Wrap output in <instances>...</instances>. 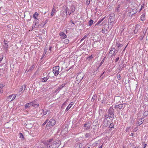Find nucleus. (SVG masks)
<instances>
[{
	"mask_svg": "<svg viewBox=\"0 0 148 148\" xmlns=\"http://www.w3.org/2000/svg\"><path fill=\"white\" fill-rule=\"evenodd\" d=\"M45 145L47 146V148H58L60 145V141L51 139L46 141Z\"/></svg>",
	"mask_w": 148,
	"mask_h": 148,
	"instance_id": "obj_1",
	"label": "nucleus"
},
{
	"mask_svg": "<svg viewBox=\"0 0 148 148\" xmlns=\"http://www.w3.org/2000/svg\"><path fill=\"white\" fill-rule=\"evenodd\" d=\"M84 76L83 73L80 72L77 75L76 78V83L78 84L82 80Z\"/></svg>",
	"mask_w": 148,
	"mask_h": 148,
	"instance_id": "obj_2",
	"label": "nucleus"
},
{
	"mask_svg": "<svg viewBox=\"0 0 148 148\" xmlns=\"http://www.w3.org/2000/svg\"><path fill=\"white\" fill-rule=\"evenodd\" d=\"M39 104L38 103H35V102L33 101L29 103H27L25 106V108L26 109L28 108L30 106H32L34 107L37 108L38 107Z\"/></svg>",
	"mask_w": 148,
	"mask_h": 148,
	"instance_id": "obj_3",
	"label": "nucleus"
},
{
	"mask_svg": "<svg viewBox=\"0 0 148 148\" xmlns=\"http://www.w3.org/2000/svg\"><path fill=\"white\" fill-rule=\"evenodd\" d=\"M109 16V21L110 23V24H111V26H112L113 25L114 23V21L115 20L114 14V13H112L110 14Z\"/></svg>",
	"mask_w": 148,
	"mask_h": 148,
	"instance_id": "obj_4",
	"label": "nucleus"
},
{
	"mask_svg": "<svg viewBox=\"0 0 148 148\" xmlns=\"http://www.w3.org/2000/svg\"><path fill=\"white\" fill-rule=\"evenodd\" d=\"M56 121L55 120L53 119H50L49 122L47 123V126L49 127H51L53 126L56 124Z\"/></svg>",
	"mask_w": 148,
	"mask_h": 148,
	"instance_id": "obj_5",
	"label": "nucleus"
},
{
	"mask_svg": "<svg viewBox=\"0 0 148 148\" xmlns=\"http://www.w3.org/2000/svg\"><path fill=\"white\" fill-rule=\"evenodd\" d=\"M108 114L110 115V117L112 119L114 118V110L112 107H110L108 111Z\"/></svg>",
	"mask_w": 148,
	"mask_h": 148,
	"instance_id": "obj_6",
	"label": "nucleus"
},
{
	"mask_svg": "<svg viewBox=\"0 0 148 148\" xmlns=\"http://www.w3.org/2000/svg\"><path fill=\"white\" fill-rule=\"evenodd\" d=\"M59 66H55L53 68V72L55 75H57L59 73Z\"/></svg>",
	"mask_w": 148,
	"mask_h": 148,
	"instance_id": "obj_7",
	"label": "nucleus"
},
{
	"mask_svg": "<svg viewBox=\"0 0 148 148\" xmlns=\"http://www.w3.org/2000/svg\"><path fill=\"white\" fill-rule=\"evenodd\" d=\"M16 96V94H13L11 95H10L7 98V99L8 101H9V99H10V101H11L15 98Z\"/></svg>",
	"mask_w": 148,
	"mask_h": 148,
	"instance_id": "obj_8",
	"label": "nucleus"
},
{
	"mask_svg": "<svg viewBox=\"0 0 148 148\" xmlns=\"http://www.w3.org/2000/svg\"><path fill=\"white\" fill-rule=\"evenodd\" d=\"M137 12V10L136 8L133 9L132 11L129 12V16H132L133 15L136 13Z\"/></svg>",
	"mask_w": 148,
	"mask_h": 148,
	"instance_id": "obj_9",
	"label": "nucleus"
},
{
	"mask_svg": "<svg viewBox=\"0 0 148 148\" xmlns=\"http://www.w3.org/2000/svg\"><path fill=\"white\" fill-rule=\"evenodd\" d=\"M25 85H23V86H21L20 89H19V95L21 94V92H23L24 91L25 89Z\"/></svg>",
	"mask_w": 148,
	"mask_h": 148,
	"instance_id": "obj_10",
	"label": "nucleus"
},
{
	"mask_svg": "<svg viewBox=\"0 0 148 148\" xmlns=\"http://www.w3.org/2000/svg\"><path fill=\"white\" fill-rule=\"evenodd\" d=\"M8 42L4 40L3 46L4 49H5L6 50L8 49Z\"/></svg>",
	"mask_w": 148,
	"mask_h": 148,
	"instance_id": "obj_11",
	"label": "nucleus"
},
{
	"mask_svg": "<svg viewBox=\"0 0 148 148\" xmlns=\"http://www.w3.org/2000/svg\"><path fill=\"white\" fill-rule=\"evenodd\" d=\"M34 25L32 26V28H34L36 27H37L39 26V22L38 21H34Z\"/></svg>",
	"mask_w": 148,
	"mask_h": 148,
	"instance_id": "obj_12",
	"label": "nucleus"
},
{
	"mask_svg": "<svg viewBox=\"0 0 148 148\" xmlns=\"http://www.w3.org/2000/svg\"><path fill=\"white\" fill-rule=\"evenodd\" d=\"M139 121H138L136 123V125L137 126H138L141 125L143 123V118H141L140 119Z\"/></svg>",
	"mask_w": 148,
	"mask_h": 148,
	"instance_id": "obj_13",
	"label": "nucleus"
},
{
	"mask_svg": "<svg viewBox=\"0 0 148 148\" xmlns=\"http://www.w3.org/2000/svg\"><path fill=\"white\" fill-rule=\"evenodd\" d=\"M74 103L71 102L65 110V111H67L73 105Z\"/></svg>",
	"mask_w": 148,
	"mask_h": 148,
	"instance_id": "obj_14",
	"label": "nucleus"
},
{
	"mask_svg": "<svg viewBox=\"0 0 148 148\" xmlns=\"http://www.w3.org/2000/svg\"><path fill=\"white\" fill-rule=\"evenodd\" d=\"M103 125L105 127H107L108 125V121L106 119H104L103 122Z\"/></svg>",
	"mask_w": 148,
	"mask_h": 148,
	"instance_id": "obj_15",
	"label": "nucleus"
},
{
	"mask_svg": "<svg viewBox=\"0 0 148 148\" xmlns=\"http://www.w3.org/2000/svg\"><path fill=\"white\" fill-rule=\"evenodd\" d=\"M60 35L62 38H65L66 37V35L64 32H62L60 33Z\"/></svg>",
	"mask_w": 148,
	"mask_h": 148,
	"instance_id": "obj_16",
	"label": "nucleus"
},
{
	"mask_svg": "<svg viewBox=\"0 0 148 148\" xmlns=\"http://www.w3.org/2000/svg\"><path fill=\"white\" fill-rule=\"evenodd\" d=\"M69 9L71 12H70V14H71L74 12L75 10V8L73 6H72Z\"/></svg>",
	"mask_w": 148,
	"mask_h": 148,
	"instance_id": "obj_17",
	"label": "nucleus"
},
{
	"mask_svg": "<svg viewBox=\"0 0 148 148\" xmlns=\"http://www.w3.org/2000/svg\"><path fill=\"white\" fill-rule=\"evenodd\" d=\"M56 10L55 8V6H53L51 12V16H53L54 14L56 13Z\"/></svg>",
	"mask_w": 148,
	"mask_h": 148,
	"instance_id": "obj_18",
	"label": "nucleus"
},
{
	"mask_svg": "<svg viewBox=\"0 0 148 148\" xmlns=\"http://www.w3.org/2000/svg\"><path fill=\"white\" fill-rule=\"evenodd\" d=\"M123 107L122 104H119L118 105H115L114 106V108L116 109L119 108V109H121Z\"/></svg>",
	"mask_w": 148,
	"mask_h": 148,
	"instance_id": "obj_19",
	"label": "nucleus"
},
{
	"mask_svg": "<svg viewBox=\"0 0 148 148\" xmlns=\"http://www.w3.org/2000/svg\"><path fill=\"white\" fill-rule=\"evenodd\" d=\"M39 14L37 12H35L33 15V18L34 19H38V16Z\"/></svg>",
	"mask_w": 148,
	"mask_h": 148,
	"instance_id": "obj_20",
	"label": "nucleus"
},
{
	"mask_svg": "<svg viewBox=\"0 0 148 148\" xmlns=\"http://www.w3.org/2000/svg\"><path fill=\"white\" fill-rule=\"evenodd\" d=\"M105 18V16L102 19H99V21L97 22L95 25V26H96V25H99L102 21L104 20Z\"/></svg>",
	"mask_w": 148,
	"mask_h": 148,
	"instance_id": "obj_21",
	"label": "nucleus"
},
{
	"mask_svg": "<svg viewBox=\"0 0 148 148\" xmlns=\"http://www.w3.org/2000/svg\"><path fill=\"white\" fill-rule=\"evenodd\" d=\"M116 46L118 48L121 47L123 46V44H121L119 42H116Z\"/></svg>",
	"mask_w": 148,
	"mask_h": 148,
	"instance_id": "obj_22",
	"label": "nucleus"
},
{
	"mask_svg": "<svg viewBox=\"0 0 148 148\" xmlns=\"http://www.w3.org/2000/svg\"><path fill=\"white\" fill-rule=\"evenodd\" d=\"M47 110L44 109V110H42V114H43V115H45L47 114Z\"/></svg>",
	"mask_w": 148,
	"mask_h": 148,
	"instance_id": "obj_23",
	"label": "nucleus"
},
{
	"mask_svg": "<svg viewBox=\"0 0 148 148\" xmlns=\"http://www.w3.org/2000/svg\"><path fill=\"white\" fill-rule=\"evenodd\" d=\"M65 10L66 15H67V14H69V15L70 14V12H71L69 9L68 8H66Z\"/></svg>",
	"mask_w": 148,
	"mask_h": 148,
	"instance_id": "obj_24",
	"label": "nucleus"
},
{
	"mask_svg": "<svg viewBox=\"0 0 148 148\" xmlns=\"http://www.w3.org/2000/svg\"><path fill=\"white\" fill-rule=\"evenodd\" d=\"M140 19L142 21H144L145 20V15L144 14H142L140 16Z\"/></svg>",
	"mask_w": 148,
	"mask_h": 148,
	"instance_id": "obj_25",
	"label": "nucleus"
},
{
	"mask_svg": "<svg viewBox=\"0 0 148 148\" xmlns=\"http://www.w3.org/2000/svg\"><path fill=\"white\" fill-rule=\"evenodd\" d=\"M66 84H62L58 88V90H61V89L62 88L64 87Z\"/></svg>",
	"mask_w": 148,
	"mask_h": 148,
	"instance_id": "obj_26",
	"label": "nucleus"
},
{
	"mask_svg": "<svg viewBox=\"0 0 148 148\" xmlns=\"http://www.w3.org/2000/svg\"><path fill=\"white\" fill-rule=\"evenodd\" d=\"M148 115V111H145L143 113V116L146 117Z\"/></svg>",
	"mask_w": 148,
	"mask_h": 148,
	"instance_id": "obj_27",
	"label": "nucleus"
},
{
	"mask_svg": "<svg viewBox=\"0 0 148 148\" xmlns=\"http://www.w3.org/2000/svg\"><path fill=\"white\" fill-rule=\"evenodd\" d=\"M104 117L105 118L104 119H106L108 118H109L110 119H112L110 117V115H109L108 114V115H107L106 114H105L104 115Z\"/></svg>",
	"mask_w": 148,
	"mask_h": 148,
	"instance_id": "obj_28",
	"label": "nucleus"
},
{
	"mask_svg": "<svg viewBox=\"0 0 148 148\" xmlns=\"http://www.w3.org/2000/svg\"><path fill=\"white\" fill-rule=\"evenodd\" d=\"M48 79L47 77H44L42 78V82H46Z\"/></svg>",
	"mask_w": 148,
	"mask_h": 148,
	"instance_id": "obj_29",
	"label": "nucleus"
},
{
	"mask_svg": "<svg viewBox=\"0 0 148 148\" xmlns=\"http://www.w3.org/2000/svg\"><path fill=\"white\" fill-rule=\"evenodd\" d=\"M69 42V40L67 39H65L64 41V42L65 44H68Z\"/></svg>",
	"mask_w": 148,
	"mask_h": 148,
	"instance_id": "obj_30",
	"label": "nucleus"
},
{
	"mask_svg": "<svg viewBox=\"0 0 148 148\" xmlns=\"http://www.w3.org/2000/svg\"><path fill=\"white\" fill-rule=\"evenodd\" d=\"M108 30L105 27H104V29H102V32L103 33H105V31H107Z\"/></svg>",
	"mask_w": 148,
	"mask_h": 148,
	"instance_id": "obj_31",
	"label": "nucleus"
},
{
	"mask_svg": "<svg viewBox=\"0 0 148 148\" xmlns=\"http://www.w3.org/2000/svg\"><path fill=\"white\" fill-rule=\"evenodd\" d=\"M98 68H97L96 70L94 71V72H93V75H95L97 73L98 71Z\"/></svg>",
	"mask_w": 148,
	"mask_h": 148,
	"instance_id": "obj_32",
	"label": "nucleus"
},
{
	"mask_svg": "<svg viewBox=\"0 0 148 148\" xmlns=\"http://www.w3.org/2000/svg\"><path fill=\"white\" fill-rule=\"evenodd\" d=\"M114 124L112 123H111L110 124L109 127L110 128H114Z\"/></svg>",
	"mask_w": 148,
	"mask_h": 148,
	"instance_id": "obj_33",
	"label": "nucleus"
},
{
	"mask_svg": "<svg viewBox=\"0 0 148 148\" xmlns=\"http://www.w3.org/2000/svg\"><path fill=\"white\" fill-rule=\"evenodd\" d=\"M20 136L19 137L20 138H24V137L22 133H19Z\"/></svg>",
	"mask_w": 148,
	"mask_h": 148,
	"instance_id": "obj_34",
	"label": "nucleus"
},
{
	"mask_svg": "<svg viewBox=\"0 0 148 148\" xmlns=\"http://www.w3.org/2000/svg\"><path fill=\"white\" fill-rule=\"evenodd\" d=\"M87 36L86 35L84 36L83 38L80 40V42L82 41L84 39H85Z\"/></svg>",
	"mask_w": 148,
	"mask_h": 148,
	"instance_id": "obj_35",
	"label": "nucleus"
},
{
	"mask_svg": "<svg viewBox=\"0 0 148 148\" xmlns=\"http://www.w3.org/2000/svg\"><path fill=\"white\" fill-rule=\"evenodd\" d=\"M89 25L90 26L92 24V19H90L89 21Z\"/></svg>",
	"mask_w": 148,
	"mask_h": 148,
	"instance_id": "obj_36",
	"label": "nucleus"
},
{
	"mask_svg": "<svg viewBox=\"0 0 148 148\" xmlns=\"http://www.w3.org/2000/svg\"><path fill=\"white\" fill-rule=\"evenodd\" d=\"M144 4H142L141 5V8H140V11H139V12L141 11L143 8H144Z\"/></svg>",
	"mask_w": 148,
	"mask_h": 148,
	"instance_id": "obj_37",
	"label": "nucleus"
},
{
	"mask_svg": "<svg viewBox=\"0 0 148 148\" xmlns=\"http://www.w3.org/2000/svg\"><path fill=\"white\" fill-rule=\"evenodd\" d=\"M120 8V5H118V7H116V8L115 9V11H118L119 10Z\"/></svg>",
	"mask_w": 148,
	"mask_h": 148,
	"instance_id": "obj_38",
	"label": "nucleus"
},
{
	"mask_svg": "<svg viewBox=\"0 0 148 148\" xmlns=\"http://www.w3.org/2000/svg\"><path fill=\"white\" fill-rule=\"evenodd\" d=\"M113 50H114V48H112L109 52V54H112V52L113 51Z\"/></svg>",
	"mask_w": 148,
	"mask_h": 148,
	"instance_id": "obj_39",
	"label": "nucleus"
},
{
	"mask_svg": "<svg viewBox=\"0 0 148 148\" xmlns=\"http://www.w3.org/2000/svg\"><path fill=\"white\" fill-rule=\"evenodd\" d=\"M138 128L137 127H135V128L134 129V132H136L138 130Z\"/></svg>",
	"mask_w": 148,
	"mask_h": 148,
	"instance_id": "obj_40",
	"label": "nucleus"
},
{
	"mask_svg": "<svg viewBox=\"0 0 148 148\" xmlns=\"http://www.w3.org/2000/svg\"><path fill=\"white\" fill-rule=\"evenodd\" d=\"M125 0V1H126V3H130V0Z\"/></svg>",
	"mask_w": 148,
	"mask_h": 148,
	"instance_id": "obj_41",
	"label": "nucleus"
},
{
	"mask_svg": "<svg viewBox=\"0 0 148 148\" xmlns=\"http://www.w3.org/2000/svg\"><path fill=\"white\" fill-rule=\"evenodd\" d=\"M4 86V85H3L2 84H0V88H2Z\"/></svg>",
	"mask_w": 148,
	"mask_h": 148,
	"instance_id": "obj_42",
	"label": "nucleus"
},
{
	"mask_svg": "<svg viewBox=\"0 0 148 148\" xmlns=\"http://www.w3.org/2000/svg\"><path fill=\"white\" fill-rule=\"evenodd\" d=\"M84 127H87V128H88L89 127V125H88V124H85L84 125Z\"/></svg>",
	"mask_w": 148,
	"mask_h": 148,
	"instance_id": "obj_43",
	"label": "nucleus"
},
{
	"mask_svg": "<svg viewBox=\"0 0 148 148\" xmlns=\"http://www.w3.org/2000/svg\"><path fill=\"white\" fill-rule=\"evenodd\" d=\"M48 121V120H47H47H46L45 121V122L43 123V125H45V124L47 123V122Z\"/></svg>",
	"mask_w": 148,
	"mask_h": 148,
	"instance_id": "obj_44",
	"label": "nucleus"
},
{
	"mask_svg": "<svg viewBox=\"0 0 148 148\" xmlns=\"http://www.w3.org/2000/svg\"><path fill=\"white\" fill-rule=\"evenodd\" d=\"M119 57H117L115 59V62H117L119 60Z\"/></svg>",
	"mask_w": 148,
	"mask_h": 148,
	"instance_id": "obj_45",
	"label": "nucleus"
},
{
	"mask_svg": "<svg viewBox=\"0 0 148 148\" xmlns=\"http://www.w3.org/2000/svg\"><path fill=\"white\" fill-rule=\"evenodd\" d=\"M117 78L118 79L120 80L121 79V76L120 75H117Z\"/></svg>",
	"mask_w": 148,
	"mask_h": 148,
	"instance_id": "obj_46",
	"label": "nucleus"
},
{
	"mask_svg": "<svg viewBox=\"0 0 148 148\" xmlns=\"http://www.w3.org/2000/svg\"><path fill=\"white\" fill-rule=\"evenodd\" d=\"M3 92V90L2 89V88H0V93H2Z\"/></svg>",
	"mask_w": 148,
	"mask_h": 148,
	"instance_id": "obj_47",
	"label": "nucleus"
},
{
	"mask_svg": "<svg viewBox=\"0 0 148 148\" xmlns=\"http://www.w3.org/2000/svg\"><path fill=\"white\" fill-rule=\"evenodd\" d=\"M90 0H87V3L88 4H89L90 3Z\"/></svg>",
	"mask_w": 148,
	"mask_h": 148,
	"instance_id": "obj_48",
	"label": "nucleus"
},
{
	"mask_svg": "<svg viewBox=\"0 0 148 148\" xmlns=\"http://www.w3.org/2000/svg\"><path fill=\"white\" fill-rule=\"evenodd\" d=\"M115 51H114L113 53H112V55H115L116 54V53H115Z\"/></svg>",
	"mask_w": 148,
	"mask_h": 148,
	"instance_id": "obj_49",
	"label": "nucleus"
},
{
	"mask_svg": "<svg viewBox=\"0 0 148 148\" xmlns=\"http://www.w3.org/2000/svg\"><path fill=\"white\" fill-rule=\"evenodd\" d=\"M3 57H2L0 58V62H1V61H2L3 59Z\"/></svg>",
	"mask_w": 148,
	"mask_h": 148,
	"instance_id": "obj_50",
	"label": "nucleus"
},
{
	"mask_svg": "<svg viewBox=\"0 0 148 148\" xmlns=\"http://www.w3.org/2000/svg\"><path fill=\"white\" fill-rule=\"evenodd\" d=\"M47 23V22L46 21H45V24L43 25H42V26H43L45 25V24H46Z\"/></svg>",
	"mask_w": 148,
	"mask_h": 148,
	"instance_id": "obj_51",
	"label": "nucleus"
},
{
	"mask_svg": "<svg viewBox=\"0 0 148 148\" xmlns=\"http://www.w3.org/2000/svg\"><path fill=\"white\" fill-rule=\"evenodd\" d=\"M146 145H147V144H145L144 145V148L145 147Z\"/></svg>",
	"mask_w": 148,
	"mask_h": 148,
	"instance_id": "obj_52",
	"label": "nucleus"
},
{
	"mask_svg": "<svg viewBox=\"0 0 148 148\" xmlns=\"http://www.w3.org/2000/svg\"><path fill=\"white\" fill-rule=\"evenodd\" d=\"M71 23L73 24H74V23H73V22L72 21H71Z\"/></svg>",
	"mask_w": 148,
	"mask_h": 148,
	"instance_id": "obj_53",
	"label": "nucleus"
},
{
	"mask_svg": "<svg viewBox=\"0 0 148 148\" xmlns=\"http://www.w3.org/2000/svg\"><path fill=\"white\" fill-rule=\"evenodd\" d=\"M102 145H101L100 146V147H99V148H102Z\"/></svg>",
	"mask_w": 148,
	"mask_h": 148,
	"instance_id": "obj_54",
	"label": "nucleus"
},
{
	"mask_svg": "<svg viewBox=\"0 0 148 148\" xmlns=\"http://www.w3.org/2000/svg\"><path fill=\"white\" fill-rule=\"evenodd\" d=\"M58 90V88L56 90V91H58V90Z\"/></svg>",
	"mask_w": 148,
	"mask_h": 148,
	"instance_id": "obj_55",
	"label": "nucleus"
},
{
	"mask_svg": "<svg viewBox=\"0 0 148 148\" xmlns=\"http://www.w3.org/2000/svg\"><path fill=\"white\" fill-rule=\"evenodd\" d=\"M58 90V88L56 90V91H58V90Z\"/></svg>",
	"mask_w": 148,
	"mask_h": 148,
	"instance_id": "obj_56",
	"label": "nucleus"
},
{
	"mask_svg": "<svg viewBox=\"0 0 148 148\" xmlns=\"http://www.w3.org/2000/svg\"><path fill=\"white\" fill-rule=\"evenodd\" d=\"M2 70L3 71V69H0V71H1Z\"/></svg>",
	"mask_w": 148,
	"mask_h": 148,
	"instance_id": "obj_57",
	"label": "nucleus"
},
{
	"mask_svg": "<svg viewBox=\"0 0 148 148\" xmlns=\"http://www.w3.org/2000/svg\"><path fill=\"white\" fill-rule=\"evenodd\" d=\"M105 71H104L103 72V73H102V75H103V74H104V73H105Z\"/></svg>",
	"mask_w": 148,
	"mask_h": 148,
	"instance_id": "obj_58",
	"label": "nucleus"
},
{
	"mask_svg": "<svg viewBox=\"0 0 148 148\" xmlns=\"http://www.w3.org/2000/svg\"><path fill=\"white\" fill-rule=\"evenodd\" d=\"M94 144H95V145H96V144H97V143H93V145Z\"/></svg>",
	"mask_w": 148,
	"mask_h": 148,
	"instance_id": "obj_59",
	"label": "nucleus"
},
{
	"mask_svg": "<svg viewBox=\"0 0 148 148\" xmlns=\"http://www.w3.org/2000/svg\"><path fill=\"white\" fill-rule=\"evenodd\" d=\"M137 147H134V148H137Z\"/></svg>",
	"mask_w": 148,
	"mask_h": 148,
	"instance_id": "obj_60",
	"label": "nucleus"
},
{
	"mask_svg": "<svg viewBox=\"0 0 148 148\" xmlns=\"http://www.w3.org/2000/svg\"><path fill=\"white\" fill-rule=\"evenodd\" d=\"M127 46H126V47H125V48L124 49H125V48H126V47Z\"/></svg>",
	"mask_w": 148,
	"mask_h": 148,
	"instance_id": "obj_61",
	"label": "nucleus"
},
{
	"mask_svg": "<svg viewBox=\"0 0 148 148\" xmlns=\"http://www.w3.org/2000/svg\"><path fill=\"white\" fill-rule=\"evenodd\" d=\"M104 21H103V23H104Z\"/></svg>",
	"mask_w": 148,
	"mask_h": 148,
	"instance_id": "obj_62",
	"label": "nucleus"
},
{
	"mask_svg": "<svg viewBox=\"0 0 148 148\" xmlns=\"http://www.w3.org/2000/svg\"><path fill=\"white\" fill-rule=\"evenodd\" d=\"M104 21H103V23H104Z\"/></svg>",
	"mask_w": 148,
	"mask_h": 148,
	"instance_id": "obj_63",
	"label": "nucleus"
},
{
	"mask_svg": "<svg viewBox=\"0 0 148 148\" xmlns=\"http://www.w3.org/2000/svg\"><path fill=\"white\" fill-rule=\"evenodd\" d=\"M102 62H101V64H102Z\"/></svg>",
	"mask_w": 148,
	"mask_h": 148,
	"instance_id": "obj_64",
	"label": "nucleus"
}]
</instances>
